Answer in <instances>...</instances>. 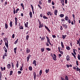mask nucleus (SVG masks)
<instances>
[{"label":"nucleus","instance_id":"15","mask_svg":"<svg viewBox=\"0 0 80 80\" xmlns=\"http://www.w3.org/2000/svg\"><path fill=\"white\" fill-rule=\"evenodd\" d=\"M57 13H58V11L56 9L54 11V14L55 15H57Z\"/></svg>","mask_w":80,"mask_h":80},{"label":"nucleus","instance_id":"18","mask_svg":"<svg viewBox=\"0 0 80 80\" xmlns=\"http://www.w3.org/2000/svg\"><path fill=\"white\" fill-rule=\"evenodd\" d=\"M66 59L68 61H69V60H70V57L69 56H67Z\"/></svg>","mask_w":80,"mask_h":80},{"label":"nucleus","instance_id":"21","mask_svg":"<svg viewBox=\"0 0 80 80\" xmlns=\"http://www.w3.org/2000/svg\"><path fill=\"white\" fill-rule=\"evenodd\" d=\"M5 28H6V29H7L8 28V24L6 23H5Z\"/></svg>","mask_w":80,"mask_h":80},{"label":"nucleus","instance_id":"6","mask_svg":"<svg viewBox=\"0 0 80 80\" xmlns=\"http://www.w3.org/2000/svg\"><path fill=\"white\" fill-rule=\"evenodd\" d=\"M33 75L34 76V80H36V72H34L33 73Z\"/></svg>","mask_w":80,"mask_h":80},{"label":"nucleus","instance_id":"10","mask_svg":"<svg viewBox=\"0 0 80 80\" xmlns=\"http://www.w3.org/2000/svg\"><path fill=\"white\" fill-rule=\"evenodd\" d=\"M44 27L45 28H46V29H47V30H48V32H51V31H50V29H49V28H48V27H47V26H46L45 25Z\"/></svg>","mask_w":80,"mask_h":80},{"label":"nucleus","instance_id":"45","mask_svg":"<svg viewBox=\"0 0 80 80\" xmlns=\"http://www.w3.org/2000/svg\"><path fill=\"white\" fill-rule=\"evenodd\" d=\"M19 70H20V71H22V70H23V67L21 66L20 67V68Z\"/></svg>","mask_w":80,"mask_h":80},{"label":"nucleus","instance_id":"60","mask_svg":"<svg viewBox=\"0 0 80 80\" xmlns=\"http://www.w3.org/2000/svg\"><path fill=\"white\" fill-rule=\"evenodd\" d=\"M12 38H15V34H12Z\"/></svg>","mask_w":80,"mask_h":80},{"label":"nucleus","instance_id":"8","mask_svg":"<svg viewBox=\"0 0 80 80\" xmlns=\"http://www.w3.org/2000/svg\"><path fill=\"white\" fill-rule=\"evenodd\" d=\"M72 16L73 17V21H74V23L75 24V15H74V14H73L72 15Z\"/></svg>","mask_w":80,"mask_h":80},{"label":"nucleus","instance_id":"24","mask_svg":"<svg viewBox=\"0 0 80 80\" xmlns=\"http://www.w3.org/2000/svg\"><path fill=\"white\" fill-rule=\"evenodd\" d=\"M68 17L67 16H66L65 17V20L66 21H67L68 19Z\"/></svg>","mask_w":80,"mask_h":80},{"label":"nucleus","instance_id":"59","mask_svg":"<svg viewBox=\"0 0 80 80\" xmlns=\"http://www.w3.org/2000/svg\"><path fill=\"white\" fill-rule=\"evenodd\" d=\"M49 45H51V47H53V44H51L50 42H49Z\"/></svg>","mask_w":80,"mask_h":80},{"label":"nucleus","instance_id":"7","mask_svg":"<svg viewBox=\"0 0 80 80\" xmlns=\"http://www.w3.org/2000/svg\"><path fill=\"white\" fill-rule=\"evenodd\" d=\"M26 53H29V52H30V50L28 48L26 49Z\"/></svg>","mask_w":80,"mask_h":80},{"label":"nucleus","instance_id":"29","mask_svg":"<svg viewBox=\"0 0 80 80\" xmlns=\"http://www.w3.org/2000/svg\"><path fill=\"white\" fill-rule=\"evenodd\" d=\"M13 74V71H10L9 75L10 76L11 75H12V74Z\"/></svg>","mask_w":80,"mask_h":80},{"label":"nucleus","instance_id":"57","mask_svg":"<svg viewBox=\"0 0 80 80\" xmlns=\"http://www.w3.org/2000/svg\"><path fill=\"white\" fill-rule=\"evenodd\" d=\"M21 28L20 29V30H23V26H21Z\"/></svg>","mask_w":80,"mask_h":80},{"label":"nucleus","instance_id":"62","mask_svg":"<svg viewBox=\"0 0 80 80\" xmlns=\"http://www.w3.org/2000/svg\"><path fill=\"white\" fill-rule=\"evenodd\" d=\"M52 5H55V2H53L52 1Z\"/></svg>","mask_w":80,"mask_h":80},{"label":"nucleus","instance_id":"19","mask_svg":"<svg viewBox=\"0 0 80 80\" xmlns=\"http://www.w3.org/2000/svg\"><path fill=\"white\" fill-rule=\"evenodd\" d=\"M42 23H39V28H42Z\"/></svg>","mask_w":80,"mask_h":80},{"label":"nucleus","instance_id":"12","mask_svg":"<svg viewBox=\"0 0 80 80\" xmlns=\"http://www.w3.org/2000/svg\"><path fill=\"white\" fill-rule=\"evenodd\" d=\"M49 14L50 15V16H52V12L50 11L48 12L47 13V14L48 16H49L50 15H49Z\"/></svg>","mask_w":80,"mask_h":80},{"label":"nucleus","instance_id":"49","mask_svg":"<svg viewBox=\"0 0 80 80\" xmlns=\"http://www.w3.org/2000/svg\"><path fill=\"white\" fill-rule=\"evenodd\" d=\"M21 6L22 7H24V5H23V3H22L21 4Z\"/></svg>","mask_w":80,"mask_h":80},{"label":"nucleus","instance_id":"44","mask_svg":"<svg viewBox=\"0 0 80 80\" xmlns=\"http://www.w3.org/2000/svg\"><path fill=\"white\" fill-rule=\"evenodd\" d=\"M77 44L78 45L79 44V45L80 44V42L78 40H77Z\"/></svg>","mask_w":80,"mask_h":80},{"label":"nucleus","instance_id":"52","mask_svg":"<svg viewBox=\"0 0 80 80\" xmlns=\"http://www.w3.org/2000/svg\"><path fill=\"white\" fill-rule=\"evenodd\" d=\"M78 60H80V54H78Z\"/></svg>","mask_w":80,"mask_h":80},{"label":"nucleus","instance_id":"34","mask_svg":"<svg viewBox=\"0 0 80 80\" xmlns=\"http://www.w3.org/2000/svg\"><path fill=\"white\" fill-rule=\"evenodd\" d=\"M38 6L40 9H42V7H41V6L39 4H38Z\"/></svg>","mask_w":80,"mask_h":80},{"label":"nucleus","instance_id":"13","mask_svg":"<svg viewBox=\"0 0 80 80\" xmlns=\"http://www.w3.org/2000/svg\"><path fill=\"white\" fill-rule=\"evenodd\" d=\"M29 15L31 18H32V12H29Z\"/></svg>","mask_w":80,"mask_h":80},{"label":"nucleus","instance_id":"16","mask_svg":"<svg viewBox=\"0 0 80 80\" xmlns=\"http://www.w3.org/2000/svg\"><path fill=\"white\" fill-rule=\"evenodd\" d=\"M17 48H15L14 49V53L15 54H17Z\"/></svg>","mask_w":80,"mask_h":80},{"label":"nucleus","instance_id":"25","mask_svg":"<svg viewBox=\"0 0 80 80\" xmlns=\"http://www.w3.org/2000/svg\"><path fill=\"white\" fill-rule=\"evenodd\" d=\"M29 70L30 71H32V67L30 66L29 67Z\"/></svg>","mask_w":80,"mask_h":80},{"label":"nucleus","instance_id":"41","mask_svg":"<svg viewBox=\"0 0 80 80\" xmlns=\"http://www.w3.org/2000/svg\"><path fill=\"white\" fill-rule=\"evenodd\" d=\"M3 43V40H1L0 41V45H1Z\"/></svg>","mask_w":80,"mask_h":80},{"label":"nucleus","instance_id":"58","mask_svg":"<svg viewBox=\"0 0 80 80\" xmlns=\"http://www.w3.org/2000/svg\"><path fill=\"white\" fill-rule=\"evenodd\" d=\"M65 1V3L66 4H67V3H68V1H67V0H64Z\"/></svg>","mask_w":80,"mask_h":80},{"label":"nucleus","instance_id":"37","mask_svg":"<svg viewBox=\"0 0 80 80\" xmlns=\"http://www.w3.org/2000/svg\"><path fill=\"white\" fill-rule=\"evenodd\" d=\"M41 50L42 52H44V51L45 50V48H41Z\"/></svg>","mask_w":80,"mask_h":80},{"label":"nucleus","instance_id":"55","mask_svg":"<svg viewBox=\"0 0 80 80\" xmlns=\"http://www.w3.org/2000/svg\"><path fill=\"white\" fill-rule=\"evenodd\" d=\"M39 3L40 5H42V1H40L39 2Z\"/></svg>","mask_w":80,"mask_h":80},{"label":"nucleus","instance_id":"53","mask_svg":"<svg viewBox=\"0 0 80 80\" xmlns=\"http://www.w3.org/2000/svg\"><path fill=\"white\" fill-rule=\"evenodd\" d=\"M18 19L16 17L15 18V22H18Z\"/></svg>","mask_w":80,"mask_h":80},{"label":"nucleus","instance_id":"5","mask_svg":"<svg viewBox=\"0 0 80 80\" xmlns=\"http://www.w3.org/2000/svg\"><path fill=\"white\" fill-rule=\"evenodd\" d=\"M32 56H31V55H30V54H29L28 56L27 57V61L28 62V61H29V59H30V57H31Z\"/></svg>","mask_w":80,"mask_h":80},{"label":"nucleus","instance_id":"11","mask_svg":"<svg viewBox=\"0 0 80 80\" xmlns=\"http://www.w3.org/2000/svg\"><path fill=\"white\" fill-rule=\"evenodd\" d=\"M62 25L65 28V29H67L68 28V26L66 24H62Z\"/></svg>","mask_w":80,"mask_h":80},{"label":"nucleus","instance_id":"3","mask_svg":"<svg viewBox=\"0 0 80 80\" xmlns=\"http://www.w3.org/2000/svg\"><path fill=\"white\" fill-rule=\"evenodd\" d=\"M51 56L52 58L55 61L57 60V55H56L55 54L51 53Z\"/></svg>","mask_w":80,"mask_h":80},{"label":"nucleus","instance_id":"56","mask_svg":"<svg viewBox=\"0 0 80 80\" xmlns=\"http://www.w3.org/2000/svg\"><path fill=\"white\" fill-rule=\"evenodd\" d=\"M31 7L32 10H33V9H34V8H33V6L31 4Z\"/></svg>","mask_w":80,"mask_h":80},{"label":"nucleus","instance_id":"14","mask_svg":"<svg viewBox=\"0 0 80 80\" xmlns=\"http://www.w3.org/2000/svg\"><path fill=\"white\" fill-rule=\"evenodd\" d=\"M67 37V35H62V38H63V40H64V39L66 37Z\"/></svg>","mask_w":80,"mask_h":80},{"label":"nucleus","instance_id":"30","mask_svg":"<svg viewBox=\"0 0 80 80\" xmlns=\"http://www.w3.org/2000/svg\"><path fill=\"white\" fill-rule=\"evenodd\" d=\"M28 38H29V36L28 35H27L26 37V39L27 40H28Z\"/></svg>","mask_w":80,"mask_h":80},{"label":"nucleus","instance_id":"51","mask_svg":"<svg viewBox=\"0 0 80 80\" xmlns=\"http://www.w3.org/2000/svg\"><path fill=\"white\" fill-rule=\"evenodd\" d=\"M37 63V62H36V60H34L33 62V64H35V63Z\"/></svg>","mask_w":80,"mask_h":80},{"label":"nucleus","instance_id":"26","mask_svg":"<svg viewBox=\"0 0 80 80\" xmlns=\"http://www.w3.org/2000/svg\"><path fill=\"white\" fill-rule=\"evenodd\" d=\"M49 71L50 70H49V69H46L45 72L46 73H48V72H49Z\"/></svg>","mask_w":80,"mask_h":80},{"label":"nucleus","instance_id":"22","mask_svg":"<svg viewBox=\"0 0 80 80\" xmlns=\"http://www.w3.org/2000/svg\"><path fill=\"white\" fill-rule=\"evenodd\" d=\"M59 17H61V18H62V17H64V14H61L59 15Z\"/></svg>","mask_w":80,"mask_h":80},{"label":"nucleus","instance_id":"20","mask_svg":"<svg viewBox=\"0 0 80 80\" xmlns=\"http://www.w3.org/2000/svg\"><path fill=\"white\" fill-rule=\"evenodd\" d=\"M13 23V22L11 21L10 22V23H9L10 25V27H12V24Z\"/></svg>","mask_w":80,"mask_h":80},{"label":"nucleus","instance_id":"1","mask_svg":"<svg viewBox=\"0 0 80 80\" xmlns=\"http://www.w3.org/2000/svg\"><path fill=\"white\" fill-rule=\"evenodd\" d=\"M3 40L5 43V45L7 48H8V38H5L3 39Z\"/></svg>","mask_w":80,"mask_h":80},{"label":"nucleus","instance_id":"40","mask_svg":"<svg viewBox=\"0 0 80 80\" xmlns=\"http://www.w3.org/2000/svg\"><path fill=\"white\" fill-rule=\"evenodd\" d=\"M25 27H26V28H29L28 26V25L27 24H26V23H25Z\"/></svg>","mask_w":80,"mask_h":80},{"label":"nucleus","instance_id":"23","mask_svg":"<svg viewBox=\"0 0 80 80\" xmlns=\"http://www.w3.org/2000/svg\"><path fill=\"white\" fill-rule=\"evenodd\" d=\"M43 18H44V19H48V17L45 16V15L44 16H43Z\"/></svg>","mask_w":80,"mask_h":80},{"label":"nucleus","instance_id":"4","mask_svg":"<svg viewBox=\"0 0 80 80\" xmlns=\"http://www.w3.org/2000/svg\"><path fill=\"white\" fill-rule=\"evenodd\" d=\"M61 78L62 80H69L68 77L67 76H65V79L64 78H63L62 77H61Z\"/></svg>","mask_w":80,"mask_h":80},{"label":"nucleus","instance_id":"31","mask_svg":"<svg viewBox=\"0 0 80 80\" xmlns=\"http://www.w3.org/2000/svg\"><path fill=\"white\" fill-rule=\"evenodd\" d=\"M18 65H19L18 61H17V63H16V65L17 68H18Z\"/></svg>","mask_w":80,"mask_h":80},{"label":"nucleus","instance_id":"36","mask_svg":"<svg viewBox=\"0 0 80 80\" xmlns=\"http://www.w3.org/2000/svg\"><path fill=\"white\" fill-rule=\"evenodd\" d=\"M45 39V38L44 36L42 38H41V41H43V40H44Z\"/></svg>","mask_w":80,"mask_h":80},{"label":"nucleus","instance_id":"61","mask_svg":"<svg viewBox=\"0 0 80 80\" xmlns=\"http://www.w3.org/2000/svg\"><path fill=\"white\" fill-rule=\"evenodd\" d=\"M52 37L54 38H56V36L55 35H52Z\"/></svg>","mask_w":80,"mask_h":80},{"label":"nucleus","instance_id":"2","mask_svg":"<svg viewBox=\"0 0 80 80\" xmlns=\"http://www.w3.org/2000/svg\"><path fill=\"white\" fill-rule=\"evenodd\" d=\"M5 52L4 53V54L3 55V59H5V57H7V49L5 47V46H4L3 48Z\"/></svg>","mask_w":80,"mask_h":80},{"label":"nucleus","instance_id":"35","mask_svg":"<svg viewBox=\"0 0 80 80\" xmlns=\"http://www.w3.org/2000/svg\"><path fill=\"white\" fill-rule=\"evenodd\" d=\"M11 65H12V68H13L14 67V65L13 64V62H11Z\"/></svg>","mask_w":80,"mask_h":80},{"label":"nucleus","instance_id":"63","mask_svg":"<svg viewBox=\"0 0 80 80\" xmlns=\"http://www.w3.org/2000/svg\"><path fill=\"white\" fill-rule=\"evenodd\" d=\"M1 71H3V68L2 67H1Z\"/></svg>","mask_w":80,"mask_h":80},{"label":"nucleus","instance_id":"42","mask_svg":"<svg viewBox=\"0 0 80 80\" xmlns=\"http://www.w3.org/2000/svg\"><path fill=\"white\" fill-rule=\"evenodd\" d=\"M13 13L14 14H15V13H16V12L15 11V8H13Z\"/></svg>","mask_w":80,"mask_h":80},{"label":"nucleus","instance_id":"39","mask_svg":"<svg viewBox=\"0 0 80 80\" xmlns=\"http://www.w3.org/2000/svg\"><path fill=\"white\" fill-rule=\"evenodd\" d=\"M46 50H48V51H51V49L49 48H46Z\"/></svg>","mask_w":80,"mask_h":80},{"label":"nucleus","instance_id":"64","mask_svg":"<svg viewBox=\"0 0 80 80\" xmlns=\"http://www.w3.org/2000/svg\"><path fill=\"white\" fill-rule=\"evenodd\" d=\"M78 61H77V60H76V64L77 65H78Z\"/></svg>","mask_w":80,"mask_h":80},{"label":"nucleus","instance_id":"17","mask_svg":"<svg viewBox=\"0 0 80 80\" xmlns=\"http://www.w3.org/2000/svg\"><path fill=\"white\" fill-rule=\"evenodd\" d=\"M61 45L62 46V48H64V45H63V43L62 42V41L61 42Z\"/></svg>","mask_w":80,"mask_h":80},{"label":"nucleus","instance_id":"38","mask_svg":"<svg viewBox=\"0 0 80 80\" xmlns=\"http://www.w3.org/2000/svg\"><path fill=\"white\" fill-rule=\"evenodd\" d=\"M68 23H71V20L70 19L68 20Z\"/></svg>","mask_w":80,"mask_h":80},{"label":"nucleus","instance_id":"33","mask_svg":"<svg viewBox=\"0 0 80 80\" xmlns=\"http://www.w3.org/2000/svg\"><path fill=\"white\" fill-rule=\"evenodd\" d=\"M19 10H20V9H19L18 8H17L16 11V13H18V11H19Z\"/></svg>","mask_w":80,"mask_h":80},{"label":"nucleus","instance_id":"50","mask_svg":"<svg viewBox=\"0 0 80 80\" xmlns=\"http://www.w3.org/2000/svg\"><path fill=\"white\" fill-rule=\"evenodd\" d=\"M61 21H62V22H65V18H64V19L62 18L61 20Z\"/></svg>","mask_w":80,"mask_h":80},{"label":"nucleus","instance_id":"46","mask_svg":"<svg viewBox=\"0 0 80 80\" xmlns=\"http://www.w3.org/2000/svg\"><path fill=\"white\" fill-rule=\"evenodd\" d=\"M22 73V72L20 71H18V75H20Z\"/></svg>","mask_w":80,"mask_h":80},{"label":"nucleus","instance_id":"48","mask_svg":"<svg viewBox=\"0 0 80 80\" xmlns=\"http://www.w3.org/2000/svg\"><path fill=\"white\" fill-rule=\"evenodd\" d=\"M0 80H2V72L0 73Z\"/></svg>","mask_w":80,"mask_h":80},{"label":"nucleus","instance_id":"9","mask_svg":"<svg viewBox=\"0 0 80 80\" xmlns=\"http://www.w3.org/2000/svg\"><path fill=\"white\" fill-rule=\"evenodd\" d=\"M7 67L8 69H10V68H11V65H10V64H8L7 65Z\"/></svg>","mask_w":80,"mask_h":80},{"label":"nucleus","instance_id":"32","mask_svg":"<svg viewBox=\"0 0 80 80\" xmlns=\"http://www.w3.org/2000/svg\"><path fill=\"white\" fill-rule=\"evenodd\" d=\"M42 71L41 70L39 72V75L41 76V75H42Z\"/></svg>","mask_w":80,"mask_h":80},{"label":"nucleus","instance_id":"43","mask_svg":"<svg viewBox=\"0 0 80 80\" xmlns=\"http://www.w3.org/2000/svg\"><path fill=\"white\" fill-rule=\"evenodd\" d=\"M59 52H60V53L62 54V55H63V51H59Z\"/></svg>","mask_w":80,"mask_h":80},{"label":"nucleus","instance_id":"54","mask_svg":"<svg viewBox=\"0 0 80 80\" xmlns=\"http://www.w3.org/2000/svg\"><path fill=\"white\" fill-rule=\"evenodd\" d=\"M46 45H47V46H48V47L49 46V44L48 43V42H46Z\"/></svg>","mask_w":80,"mask_h":80},{"label":"nucleus","instance_id":"27","mask_svg":"<svg viewBox=\"0 0 80 80\" xmlns=\"http://www.w3.org/2000/svg\"><path fill=\"white\" fill-rule=\"evenodd\" d=\"M66 49L68 50H70V48L69 46H67Z\"/></svg>","mask_w":80,"mask_h":80},{"label":"nucleus","instance_id":"47","mask_svg":"<svg viewBox=\"0 0 80 80\" xmlns=\"http://www.w3.org/2000/svg\"><path fill=\"white\" fill-rule=\"evenodd\" d=\"M51 2H52V0H48V3H51Z\"/></svg>","mask_w":80,"mask_h":80},{"label":"nucleus","instance_id":"28","mask_svg":"<svg viewBox=\"0 0 80 80\" xmlns=\"http://www.w3.org/2000/svg\"><path fill=\"white\" fill-rule=\"evenodd\" d=\"M18 39L15 41V42H14V44H15V45H16V44H17V43H18Z\"/></svg>","mask_w":80,"mask_h":80}]
</instances>
